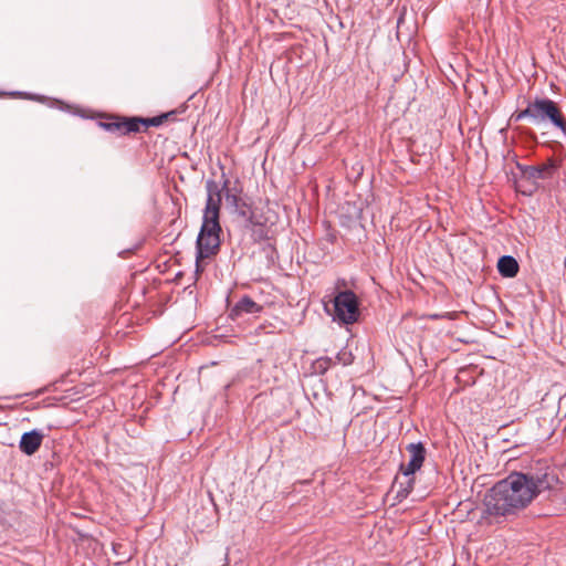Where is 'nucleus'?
Returning a JSON list of instances; mask_svg holds the SVG:
<instances>
[{"mask_svg":"<svg viewBox=\"0 0 566 566\" xmlns=\"http://www.w3.org/2000/svg\"><path fill=\"white\" fill-rule=\"evenodd\" d=\"M406 450L410 455V460L408 463L400 464V472L402 476L406 479L405 482H400L398 478L395 481V484H399V490L397 491V495L400 497H407L408 494L412 491L415 485V476L413 474L421 469L426 459V448L421 442L410 443L407 446Z\"/></svg>","mask_w":566,"mask_h":566,"instance_id":"obj_4","label":"nucleus"},{"mask_svg":"<svg viewBox=\"0 0 566 566\" xmlns=\"http://www.w3.org/2000/svg\"><path fill=\"white\" fill-rule=\"evenodd\" d=\"M558 484L555 470L546 464H539L527 472H512L485 495V513L491 516L515 515L538 494L555 490Z\"/></svg>","mask_w":566,"mask_h":566,"instance_id":"obj_1","label":"nucleus"},{"mask_svg":"<svg viewBox=\"0 0 566 566\" xmlns=\"http://www.w3.org/2000/svg\"><path fill=\"white\" fill-rule=\"evenodd\" d=\"M136 123H140V120H134L133 117H129V118L115 117L107 122H101L99 126L103 127L105 130L125 135V134H129V133H137V124Z\"/></svg>","mask_w":566,"mask_h":566,"instance_id":"obj_7","label":"nucleus"},{"mask_svg":"<svg viewBox=\"0 0 566 566\" xmlns=\"http://www.w3.org/2000/svg\"><path fill=\"white\" fill-rule=\"evenodd\" d=\"M337 359L343 364V365H348L352 363V354L350 353H339L337 355Z\"/></svg>","mask_w":566,"mask_h":566,"instance_id":"obj_13","label":"nucleus"},{"mask_svg":"<svg viewBox=\"0 0 566 566\" xmlns=\"http://www.w3.org/2000/svg\"><path fill=\"white\" fill-rule=\"evenodd\" d=\"M262 306L255 303L250 296H243L231 310V317H239L242 314H255L261 312Z\"/></svg>","mask_w":566,"mask_h":566,"instance_id":"obj_9","label":"nucleus"},{"mask_svg":"<svg viewBox=\"0 0 566 566\" xmlns=\"http://www.w3.org/2000/svg\"><path fill=\"white\" fill-rule=\"evenodd\" d=\"M517 167L525 179L534 182L539 179L551 178L556 168L554 161L551 159L539 166H522L518 164Z\"/></svg>","mask_w":566,"mask_h":566,"instance_id":"obj_6","label":"nucleus"},{"mask_svg":"<svg viewBox=\"0 0 566 566\" xmlns=\"http://www.w3.org/2000/svg\"><path fill=\"white\" fill-rule=\"evenodd\" d=\"M175 117H176V116H168V120H169V119H171V120H172V119H175Z\"/></svg>","mask_w":566,"mask_h":566,"instance_id":"obj_16","label":"nucleus"},{"mask_svg":"<svg viewBox=\"0 0 566 566\" xmlns=\"http://www.w3.org/2000/svg\"><path fill=\"white\" fill-rule=\"evenodd\" d=\"M44 434L40 430L24 432L20 439L19 448L25 455H33L41 447Z\"/></svg>","mask_w":566,"mask_h":566,"instance_id":"obj_8","label":"nucleus"},{"mask_svg":"<svg viewBox=\"0 0 566 566\" xmlns=\"http://www.w3.org/2000/svg\"><path fill=\"white\" fill-rule=\"evenodd\" d=\"M256 235H258V238H259V239H263V238L265 237L263 229H260V230L256 232Z\"/></svg>","mask_w":566,"mask_h":566,"instance_id":"obj_15","label":"nucleus"},{"mask_svg":"<svg viewBox=\"0 0 566 566\" xmlns=\"http://www.w3.org/2000/svg\"><path fill=\"white\" fill-rule=\"evenodd\" d=\"M411 33L416 34L418 32V25L415 22V19L412 15H407L406 13L401 14L398 23H397V35H400L401 33Z\"/></svg>","mask_w":566,"mask_h":566,"instance_id":"obj_12","label":"nucleus"},{"mask_svg":"<svg viewBox=\"0 0 566 566\" xmlns=\"http://www.w3.org/2000/svg\"><path fill=\"white\" fill-rule=\"evenodd\" d=\"M176 115H177V111H170V112H167V113H164L161 115L150 117V118L133 117V119L140 120V123H136L137 132H140L142 127H144L145 129L150 126L158 127V126L163 125L166 120H168V116H176Z\"/></svg>","mask_w":566,"mask_h":566,"instance_id":"obj_11","label":"nucleus"},{"mask_svg":"<svg viewBox=\"0 0 566 566\" xmlns=\"http://www.w3.org/2000/svg\"><path fill=\"white\" fill-rule=\"evenodd\" d=\"M334 319L349 325L358 321L359 303L356 294L350 291H342L334 297Z\"/></svg>","mask_w":566,"mask_h":566,"instance_id":"obj_5","label":"nucleus"},{"mask_svg":"<svg viewBox=\"0 0 566 566\" xmlns=\"http://www.w3.org/2000/svg\"><path fill=\"white\" fill-rule=\"evenodd\" d=\"M527 118L532 124L538 126L551 124L566 135V119L557 103L548 97H535L527 103L526 108L515 112L511 119L520 122Z\"/></svg>","mask_w":566,"mask_h":566,"instance_id":"obj_3","label":"nucleus"},{"mask_svg":"<svg viewBox=\"0 0 566 566\" xmlns=\"http://www.w3.org/2000/svg\"><path fill=\"white\" fill-rule=\"evenodd\" d=\"M497 270L504 277H514L518 272V263L511 255H503L499 259Z\"/></svg>","mask_w":566,"mask_h":566,"instance_id":"obj_10","label":"nucleus"},{"mask_svg":"<svg viewBox=\"0 0 566 566\" xmlns=\"http://www.w3.org/2000/svg\"><path fill=\"white\" fill-rule=\"evenodd\" d=\"M229 179H224L222 187L217 181H206L207 201L203 210L202 224L196 242V272L202 271L200 261L218 253L220 249L221 226L219 222L222 191H226V202L233 212L243 218L249 224H260L253 212V202L250 197L242 196L235 187L229 189Z\"/></svg>","mask_w":566,"mask_h":566,"instance_id":"obj_2","label":"nucleus"},{"mask_svg":"<svg viewBox=\"0 0 566 566\" xmlns=\"http://www.w3.org/2000/svg\"><path fill=\"white\" fill-rule=\"evenodd\" d=\"M328 367V360L327 359H318L317 363H316V368L321 371V373H324Z\"/></svg>","mask_w":566,"mask_h":566,"instance_id":"obj_14","label":"nucleus"}]
</instances>
